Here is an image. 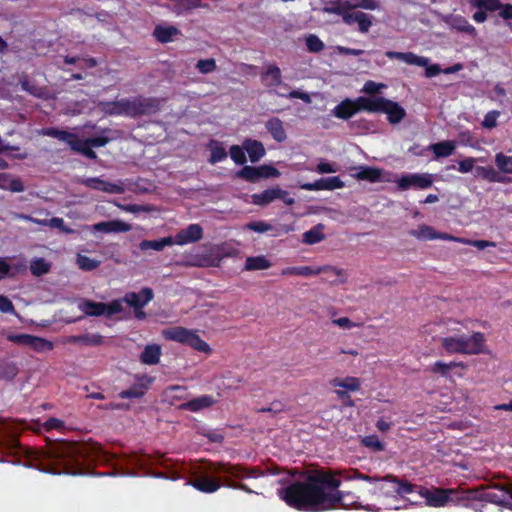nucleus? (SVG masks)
Listing matches in <instances>:
<instances>
[{"label": "nucleus", "mask_w": 512, "mask_h": 512, "mask_svg": "<svg viewBox=\"0 0 512 512\" xmlns=\"http://www.w3.org/2000/svg\"><path fill=\"white\" fill-rule=\"evenodd\" d=\"M1 184L3 187H0V189L8 190L11 192H23L25 189L21 179L10 178V176L7 174H2Z\"/></svg>", "instance_id": "obj_44"}, {"label": "nucleus", "mask_w": 512, "mask_h": 512, "mask_svg": "<svg viewBox=\"0 0 512 512\" xmlns=\"http://www.w3.org/2000/svg\"><path fill=\"white\" fill-rule=\"evenodd\" d=\"M109 132H110V129L107 128L102 131V135L96 136V137H90V138H87L84 140L86 142H88V144H90V146H92V147H103L110 141V138L106 135Z\"/></svg>", "instance_id": "obj_61"}, {"label": "nucleus", "mask_w": 512, "mask_h": 512, "mask_svg": "<svg viewBox=\"0 0 512 512\" xmlns=\"http://www.w3.org/2000/svg\"><path fill=\"white\" fill-rule=\"evenodd\" d=\"M51 264L44 258H36L30 263V271L34 276H42L50 271Z\"/></svg>", "instance_id": "obj_47"}, {"label": "nucleus", "mask_w": 512, "mask_h": 512, "mask_svg": "<svg viewBox=\"0 0 512 512\" xmlns=\"http://www.w3.org/2000/svg\"><path fill=\"white\" fill-rule=\"evenodd\" d=\"M227 157L226 149L219 142H212L209 163L216 164Z\"/></svg>", "instance_id": "obj_53"}, {"label": "nucleus", "mask_w": 512, "mask_h": 512, "mask_svg": "<svg viewBox=\"0 0 512 512\" xmlns=\"http://www.w3.org/2000/svg\"><path fill=\"white\" fill-rule=\"evenodd\" d=\"M197 70L202 74H208L216 70V62L213 58L200 59L196 63Z\"/></svg>", "instance_id": "obj_59"}, {"label": "nucleus", "mask_w": 512, "mask_h": 512, "mask_svg": "<svg viewBox=\"0 0 512 512\" xmlns=\"http://www.w3.org/2000/svg\"><path fill=\"white\" fill-rule=\"evenodd\" d=\"M69 343L81 344L85 346H99L103 343V336L100 334H82L70 336Z\"/></svg>", "instance_id": "obj_31"}, {"label": "nucleus", "mask_w": 512, "mask_h": 512, "mask_svg": "<svg viewBox=\"0 0 512 512\" xmlns=\"http://www.w3.org/2000/svg\"><path fill=\"white\" fill-rule=\"evenodd\" d=\"M261 81L264 86L274 89L277 86H282L287 89L288 85L283 83L281 70L278 66L270 64L266 70L260 74Z\"/></svg>", "instance_id": "obj_19"}, {"label": "nucleus", "mask_w": 512, "mask_h": 512, "mask_svg": "<svg viewBox=\"0 0 512 512\" xmlns=\"http://www.w3.org/2000/svg\"><path fill=\"white\" fill-rule=\"evenodd\" d=\"M243 148L247 152L252 163L258 162L265 155V148L260 141L247 139L243 142Z\"/></svg>", "instance_id": "obj_27"}, {"label": "nucleus", "mask_w": 512, "mask_h": 512, "mask_svg": "<svg viewBox=\"0 0 512 512\" xmlns=\"http://www.w3.org/2000/svg\"><path fill=\"white\" fill-rule=\"evenodd\" d=\"M332 113L339 119L348 120L357 113L355 100L349 98L344 99L334 107Z\"/></svg>", "instance_id": "obj_23"}, {"label": "nucleus", "mask_w": 512, "mask_h": 512, "mask_svg": "<svg viewBox=\"0 0 512 512\" xmlns=\"http://www.w3.org/2000/svg\"><path fill=\"white\" fill-rule=\"evenodd\" d=\"M347 10H353L352 1L350 0L338 1L325 8L326 12L341 16L342 18Z\"/></svg>", "instance_id": "obj_48"}, {"label": "nucleus", "mask_w": 512, "mask_h": 512, "mask_svg": "<svg viewBox=\"0 0 512 512\" xmlns=\"http://www.w3.org/2000/svg\"><path fill=\"white\" fill-rule=\"evenodd\" d=\"M448 23L453 29L459 32H464L467 34H473L475 32V28L460 15L451 16Z\"/></svg>", "instance_id": "obj_42"}, {"label": "nucleus", "mask_w": 512, "mask_h": 512, "mask_svg": "<svg viewBox=\"0 0 512 512\" xmlns=\"http://www.w3.org/2000/svg\"><path fill=\"white\" fill-rule=\"evenodd\" d=\"M173 244V237L168 236L158 240H142L139 243V249L141 251H147L150 249L155 251H162L166 246H171Z\"/></svg>", "instance_id": "obj_32"}, {"label": "nucleus", "mask_w": 512, "mask_h": 512, "mask_svg": "<svg viewBox=\"0 0 512 512\" xmlns=\"http://www.w3.org/2000/svg\"><path fill=\"white\" fill-rule=\"evenodd\" d=\"M383 98L384 97L381 96H360L355 99L356 110L357 112L366 111L370 113H379L383 102Z\"/></svg>", "instance_id": "obj_21"}, {"label": "nucleus", "mask_w": 512, "mask_h": 512, "mask_svg": "<svg viewBox=\"0 0 512 512\" xmlns=\"http://www.w3.org/2000/svg\"><path fill=\"white\" fill-rule=\"evenodd\" d=\"M349 125H350V128L356 133H363L365 131H368V130H370V128L372 126L368 120L363 119V118L351 121L349 123Z\"/></svg>", "instance_id": "obj_63"}, {"label": "nucleus", "mask_w": 512, "mask_h": 512, "mask_svg": "<svg viewBox=\"0 0 512 512\" xmlns=\"http://www.w3.org/2000/svg\"><path fill=\"white\" fill-rule=\"evenodd\" d=\"M362 444L365 447L371 448L374 451H383L385 449L384 443L380 441V439L377 435L365 436L362 439Z\"/></svg>", "instance_id": "obj_58"}, {"label": "nucleus", "mask_w": 512, "mask_h": 512, "mask_svg": "<svg viewBox=\"0 0 512 512\" xmlns=\"http://www.w3.org/2000/svg\"><path fill=\"white\" fill-rule=\"evenodd\" d=\"M236 177L245 181L256 183L259 181V166H243L242 169L236 172Z\"/></svg>", "instance_id": "obj_46"}, {"label": "nucleus", "mask_w": 512, "mask_h": 512, "mask_svg": "<svg viewBox=\"0 0 512 512\" xmlns=\"http://www.w3.org/2000/svg\"><path fill=\"white\" fill-rule=\"evenodd\" d=\"M372 19L373 16L367 13L361 11L351 12V10H347L346 14L343 15L342 20L347 25L357 23L359 31L361 33H367L372 26Z\"/></svg>", "instance_id": "obj_17"}, {"label": "nucleus", "mask_w": 512, "mask_h": 512, "mask_svg": "<svg viewBox=\"0 0 512 512\" xmlns=\"http://www.w3.org/2000/svg\"><path fill=\"white\" fill-rule=\"evenodd\" d=\"M410 234L417 239H435V229L428 225H421L417 230H412Z\"/></svg>", "instance_id": "obj_57"}, {"label": "nucleus", "mask_w": 512, "mask_h": 512, "mask_svg": "<svg viewBox=\"0 0 512 512\" xmlns=\"http://www.w3.org/2000/svg\"><path fill=\"white\" fill-rule=\"evenodd\" d=\"M215 403V400L210 395H202L200 397L189 400L181 404V408L191 412H198L202 409L208 408Z\"/></svg>", "instance_id": "obj_26"}, {"label": "nucleus", "mask_w": 512, "mask_h": 512, "mask_svg": "<svg viewBox=\"0 0 512 512\" xmlns=\"http://www.w3.org/2000/svg\"><path fill=\"white\" fill-rule=\"evenodd\" d=\"M434 182V175L430 173H409L397 180V187L401 191L408 189H428Z\"/></svg>", "instance_id": "obj_10"}, {"label": "nucleus", "mask_w": 512, "mask_h": 512, "mask_svg": "<svg viewBox=\"0 0 512 512\" xmlns=\"http://www.w3.org/2000/svg\"><path fill=\"white\" fill-rule=\"evenodd\" d=\"M385 55L389 59H398L409 65L416 66H427L429 63V59L426 57L418 56L413 52H396V51H387Z\"/></svg>", "instance_id": "obj_22"}, {"label": "nucleus", "mask_w": 512, "mask_h": 512, "mask_svg": "<svg viewBox=\"0 0 512 512\" xmlns=\"http://www.w3.org/2000/svg\"><path fill=\"white\" fill-rule=\"evenodd\" d=\"M20 85L23 91H26L32 96H35L37 98H44L45 96V89L29 81L27 76H23L20 78Z\"/></svg>", "instance_id": "obj_45"}, {"label": "nucleus", "mask_w": 512, "mask_h": 512, "mask_svg": "<svg viewBox=\"0 0 512 512\" xmlns=\"http://www.w3.org/2000/svg\"><path fill=\"white\" fill-rule=\"evenodd\" d=\"M105 303L95 302L89 299H81L78 303V309L86 316H102L105 313Z\"/></svg>", "instance_id": "obj_24"}, {"label": "nucleus", "mask_w": 512, "mask_h": 512, "mask_svg": "<svg viewBox=\"0 0 512 512\" xmlns=\"http://www.w3.org/2000/svg\"><path fill=\"white\" fill-rule=\"evenodd\" d=\"M272 266V263L263 255L261 256H250L245 260L244 270L255 271V270H266Z\"/></svg>", "instance_id": "obj_36"}, {"label": "nucleus", "mask_w": 512, "mask_h": 512, "mask_svg": "<svg viewBox=\"0 0 512 512\" xmlns=\"http://www.w3.org/2000/svg\"><path fill=\"white\" fill-rule=\"evenodd\" d=\"M53 347L54 346L51 341L37 336L33 337V340L30 345V348L38 353L51 351Z\"/></svg>", "instance_id": "obj_56"}, {"label": "nucleus", "mask_w": 512, "mask_h": 512, "mask_svg": "<svg viewBox=\"0 0 512 512\" xmlns=\"http://www.w3.org/2000/svg\"><path fill=\"white\" fill-rule=\"evenodd\" d=\"M483 333L474 332L471 336L455 335L442 339V346L449 354H479L483 351Z\"/></svg>", "instance_id": "obj_7"}, {"label": "nucleus", "mask_w": 512, "mask_h": 512, "mask_svg": "<svg viewBox=\"0 0 512 512\" xmlns=\"http://www.w3.org/2000/svg\"><path fill=\"white\" fill-rule=\"evenodd\" d=\"M42 133L45 136L53 137L60 141L66 142L69 146H70V143L75 141V139L77 137L73 133H70L65 130H60V129L54 128V127L44 128Z\"/></svg>", "instance_id": "obj_41"}, {"label": "nucleus", "mask_w": 512, "mask_h": 512, "mask_svg": "<svg viewBox=\"0 0 512 512\" xmlns=\"http://www.w3.org/2000/svg\"><path fill=\"white\" fill-rule=\"evenodd\" d=\"M477 175L482 177L483 179L488 180L489 182H498V183H508L510 182L509 178L503 177L497 172L493 167L487 166H478L476 168Z\"/></svg>", "instance_id": "obj_37"}, {"label": "nucleus", "mask_w": 512, "mask_h": 512, "mask_svg": "<svg viewBox=\"0 0 512 512\" xmlns=\"http://www.w3.org/2000/svg\"><path fill=\"white\" fill-rule=\"evenodd\" d=\"M162 350L158 344L146 345L140 354V361L146 365H156L159 363Z\"/></svg>", "instance_id": "obj_28"}, {"label": "nucleus", "mask_w": 512, "mask_h": 512, "mask_svg": "<svg viewBox=\"0 0 512 512\" xmlns=\"http://www.w3.org/2000/svg\"><path fill=\"white\" fill-rule=\"evenodd\" d=\"M203 237V229L199 224H190L186 228L181 229L174 237V244L186 245L201 240Z\"/></svg>", "instance_id": "obj_14"}, {"label": "nucleus", "mask_w": 512, "mask_h": 512, "mask_svg": "<svg viewBox=\"0 0 512 512\" xmlns=\"http://www.w3.org/2000/svg\"><path fill=\"white\" fill-rule=\"evenodd\" d=\"M331 383L334 387L345 388L349 391H357L360 388V381L356 377L335 378Z\"/></svg>", "instance_id": "obj_51"}, {"label": "nucleus", "mask_w": 512, "mask_h": 512, "mask_svg": "<svg viewBox=\"0 0 512 512\" xmlns=\"http://www.w3.org/2000/svg\"><path fill=\"white\" fill-rule=\"evenodd\" d=\"M162 336L165 340L187 345L192 349L207 355L212 352L210 345L200 338L197 330H191L182 326H174L163 329Z\"/></svg>", "instance_id": "obj_8"}, {"label": "nucleus", "mask_w": 512, "mask_h": 512, "mask_svg": "<svg viewBox=\"0 0 512 512\" xmlns=\"http://www.w3.org/2000/svg\"><path fill=\"white\" fill-rule=\"evenodd\" d=\"M113 455L106 452L98 443L62 442L49 447L43 452L39 469L51 474L80 475L88 473L84 464L93 462L108 463Z\"/></svg>", "instance_id": "obj_2"}, {"label": "nucleus", "mask_w": 512, "mask_h": 512, "mask_svg": "<svg viewBox=\"0 0 512 512\" xmlns=\"http://www.w3.org/2000/svg\"><path fill=\"white\" fill-rule=\"evenodd\" d=\"M154 297L153 290L149 287L141 289L138 293L129 292L123 297V301L133 309L144 308Z\"/></svg>", "instance_id": "obj_15"}, {"label": "nucleus", "mask_w": 512, "mask_h": 512, "mask_svg": "<svg viewBox=\"0 0 512 512\" xmlns=\"http://www.w3.org/2000/svg\"><path fill=\"white\" fill-rule=\"evenodd\" d=\"M474 8L483 9L485 12H494L500 9L502 3L499 0H468Z\"/></svg>", "instance_id": "obj_49"}, {"label": "nucleus", "mask_w": 512, "mask_h": 512, "mask_svg": "<svg viewBox=\"0 0 512 512\" xmlns=\"http://www.w3.org/2000/svg\"><path fill=\"white\" fill-rule=\"evenodd\" d=\"M298 471L290 472L279 480L277 495L288 506L306 512H321L342 506L355 505L351 493L339 490L340 479L324 471L301 474V479H294Z\"/></svg>", "instance_id": "obj_1"}, {"label": "nucleus", "mask_w": 512, "mask_h": 512, "mask_svg": "<svg viewBox=\"0 0 512 512\" xmlns=\"http://www.w3.org/2000/svg\"><path fill=\"white\" fill-rule=\"evenodd\" d=\"M48 227L57 228L65 234H74L75 230L66 226L64 220L60 217H53L49 219Z\"/></svg>", "instance_id": "obj_62"}, {"label": "nucleus", "mask_w": 512, "mask_h": 512, "mask_svg": "<svg viewBox=\"0 0 512 512\" xmlns=\"http://www.w3.org/2000/svg\"><path fill=\"white\" fill-rule=\"evenodd\" d=\"M223 254L219 246L211 247L208 254L199 258L198 266L201 267H219Z\"/></svg>", "instance_id": "obj_30"}, {"label": "nucleus", "mask_w": 512, "mask_h": 512, "mask_svg": "<svg viewBox=\"0 0 512 512\" xmlns=\"http://www.w3.org/2000/svg\"><path fill=\"white\" fill-rule=\"evenodd\" d=\"M19 369L16 363L0 359V380L12 381L18 374Z\"/></svg>", "instance_id": "obj_39"}, {"label": "nucleus", "mask_w": 512, "mask_h": 512, "mask_svg": "<svg viewBox=\"0 0 512 512\" xmlns=\"http://www.w3.org/2000/svg\"><path fill=\"white\" fill-rule=\"evenodd\" d=\"M495 164L500 172L512 174V157L499 152L495 155Z\"/></svg>", "instance_id": "obj_50"}, {"label": "nucleus", "mask_w": 512, "mask_h": 512, "mask_svg": "<svg viewBox=\"0 0 512 512\" xmlns=\"http://www.w3.org/2000/svg\"><path fill=\"white\" fill-rule=\"evenodd\" d=\"M208 470L223 476L213 478L208 475H200L189 481V484L203 493L216 492L221 486L239 489L246 493H253V491L241 481L248 478H258L264 475V472L259 467H249L242 464H232L230 462L211 463Z\"/></svg>", "instance_id": "obj_3"}, {"label": "nucleus", "mask_w": 512, "mask_h": 512, "mask_svg": "<svg viewBox=\"0 0 512 512\" xmlns=\"http://www.w3.org/2000/svg\"><path fill=\"white\" fill-rule=\"evenodd\" d=\"M265 127L275 141L281 143L287 139V134L284 129L283 122L279 118L273 117L269 119L266 122Z\"/></svg>", "instance_id": "obj_29"}, {"label": "nucleus", "mask_w": 512, "mask_h": 512, "mask_svg": "<svg viewBox=\"0 0 512 512\" xmlns=\"http://www.w3.org/2000/svg\"><path fill=\"white\" fill-rule=\"evenodd\" d=\"M152 383V378L147 375L136 376V382L126 390L119 393L121 399L141 398Z\"/></svg>", "instance_id": "obj_13"}, {"label": "nucleus", "mask_w": 512, "mask_h": 512, "mask_svg": "<svg viewBox=\"0 0 512 512\" xmlns=\"http://www.w3.org/2000/svg\"><path fill=\"white\" fill-rule=\"evenodd\" d=\"M181 34V31L176 26H163L157 25L154 28L153 36L160 43H169L174 37Z\"/></svg>", "instance_id": "obj_25"}, {"label": "nucleus", "mask_w": 512, "mask_h": 512, "mask_svg": "<svg viewBox=\"0 0 512 512\" xmlns=\"http://www.w3.org/2000/svg\"><path fill=\"white\" fill-rule=\"evenodd\" d=\"M325 226L321 223L313 226L310 230L306 231L302 235V242L308 245L319 243L325 239L323 233Z\"/></svg>", "instance_id": "obj_33"}, {"label": "nucleus", "mask_w": 512, "mask_h": 512, "mask_svg": "<svg viewBox=\"0 0 512 512\" xmlns=\"http://www.w3.org/2000/svg\"><path fill=\"white\" fill-rule=\"evenodd\" d=\"M455 367H464V364L461 362L445 363L442 361H437L429 367V371L435 374H440L443 377H448L450 370Z\"/></svg>", "instance_id": "obj_43"}, {"label": "nucleus", "mask_w": 512, "mask_h": 512, "mask_svg": "<svg viewBox=\"0 0 512 512\" xmlns=\"http://www.w3.org/2000/svg\"><path fill=\"white\" fill-rule=\"evenodd\" d=\"M500 112L496 110L489 111L482 121V126L487 129H492L497 125V118L499 117Z\"/></svg>", "instance_id": "obj_64"}, {"label": "nucleus", "mask_w": 512, "mask_h": 512, "mask_svg": "<svg viewBox=\"0 0 512 512\" xmlns=\"http://www.w3.org/2000/svg\"><path fill=\"white\" fill-rule=\"evenodd\" d=\"M83 185H85L88 188L99 190L102 192L110 193V194H122L124 193L125 189L122 186L121 183H111L102 180L98 177H91L83 180Z\"/></svg>", "instance_id": "obj_18"}, {"label": "nucleus", "mask_w": 512, "mask_h": 512, "mask_svg": "<svg viewBox=\"0 0 512 512\" xmlns=\"http://www.w3.org/2000/svg\"><path fill=\"white\" fill-rule=\"evenodd\" d=\"M98 108L109 116L124 115L131 117V97L115 101H101L98 103Z\"/></svg>", "instance_id": "obj_12"}, {"label": "nucleus", "mask_w": 512, "mask_h": 512, "mask_svg": "<svg viewBox=\"0 0 512 512\" xmlns=\"http://www.w3.org/2000/svg\"><path fill=\"white\" fill-rule=\"evenodd\" d=\"M320 190H334L340 189L344 186L343 181L339 176H331L318 179Z\"/></svg>", "instance_id": "obj_52"}, {"label": "nucleus", "mask_w": 512, "mask_h": 512, "mask_svg": "<svg viewBox=\"0 0 512 512\" xmlns=\"http://www.w3.org/2000/svg\"><path fill=\"white\" fill-rule=\"evenodd\" d=\"M417 492L431 507H443L448 503L456 505L468 506L466 490L453 488H433L428 489L418 486Z\"/></svg>", "instance_id": "obj_6"}, {"label": "nucleus", "mask_w": 512, "mask_h": 512, "mask_svg": "<svg viewBox=\"0 0 512 512\" xmlns=\"http://www.w3.org/2000/svg\"><path fill=\"white\" fill-rule=\"evenodd\" d=\"M70 148L87 157L90 160H95L97 158L96 152L92 149L93 147L88 144L85 140L79 139L76 137L75 141L70 143Z\"/></svg>", "instance_id": "obj_40"}, {"label": "nucleus", "mask_w": 512, "mask_h": 512, "mask_svg": "<svg viewBox=\"0 0 512 512\" xmlns=\"http://www.w3.org/2000/svg\"><path fill=\"white\" fill-rule=\"evenodd\" d=\"M131 225L116 219L111 221H103L93 224L90 227L92 232H103V233H123L131 230Z\"/></svg>", "instance_id": "obj_20"}, {"label": "nucleus", "mask_w": 512, "mask_h": 512, "mask_svg": "<svg viewBox=\"0 0 512 512\" xmlns=\"http://www.w3.org/2000/svg\"><path fill=\"white\" fill-rule=\"evenodd\" d=\"M467 503L469 500L490 502L511 509L512 482L497 483L490 486H481L475 490H466Z\"/></svg>", "instance_id": "obj_5"}, {"label": "nucleus", "mask_w": 512, "mask_h": 512, "mask_svg": "<svg viewBox=\"0 0 512 512\" xmlns=\"http://www.w3.org/2000/svg\"><path fill=\"white\" fill-rule=\"evenodd\" d=\"M231 159L238 165L246 163L245 149L238 145H233L229 150Z\"/></svg>", "instance_id": "obj_60"}, {"label": "nucleus", "mask_w": 512, "mask_h": 512, "mask_svg": "<svg viewBox=\"0 0 512 512\" xmlns=\"http://www.w3.org/2000/svg\"><path fill=\"white\" fill-rule=\"evenodd\" d=\"M161 107L162 100L157 97H131V118L155 114Z\"/></svg>", "instance_id": "obj_9"}, {"label": "nucleus", "mask_w": 512, "mask_h": 512, "mask_svg": "<svg viewBox=\"0 0 512 512\" xmlns=\"http://www.w3.org/2000/svg\"><path fill=\"white\" fill-rule=\"evenodd\" d=\"M382 170L375 167L370 166H360L358 168V172L355 174V177L359 180H366L372 183L378 182L381 180Z\"/></svg>", "instance_id": "obj_35"}, {"label": "nucleus", "mask_w": 512, "mask_h": 512, "mask_svg": "<svg viewBox=\"0 0 512 512\" xmlns=\"http://www.w3.org/2000/svg\"><path fill=\"white\" fill-rule=\"evenodd\" d=\"M379 113H385L391 124H398L406 117V111L399 103L386 98H383Z\"/></svg>", "instance_id": "obj_16"}, {"label": "nucleus", "mask_w": 512, "mask_h": 512, "mask_svg": "<svg viewBox=\"0 0 512 512\" xmlns=\"http://www.w3.org/2000/svg\"><path fill=\"white\" fill-rule=\"evenodd\" d=\"M330 272L336 276L342 277L345 275L343 269L337 268L331 265H325L320 267H310V266H295V267H287L282 270V275H297V276H316L321 273Z\"/></svg>", "instance_id": "obj_11"}, {"label": "nucleus", "mask_w": 512, "mask_h": 512, "mask_svg": "<svg viewBox=\"0 0 512 512\" xmlns=\"http://www.w3.org/2000/svg\"><path fill=\"white\" fill-rule=\"evenodd\" d=\"M252 203L258 206H266L277 200V187L269 188L261 193H255L251 196Z\"/></svg>", "instance_id": "obj_38"}, {"label": "nucleus", "mask_w": 512, "mask_h": 512, "mask_svg": "<svg viewBox=\"0 0 512 512\" xmlns=\"http://www.w3.org/2000/svg\"><path fill=\"white\" fill-rule=\"evenodd\" d=\"M348 479H359L370 482L374 485L370 492L379 497L400 496L404 498L406 495L414 493V491L418 489L417 485L412 484L407 480L400 479L392 474H387L384 477H377L353 471V474L348 476Z\"/></svg>", "instance_id": "obj_4"}, {"label": "nucleus", "mask_w": 512, "mask_h": 512, "mask_svg": "<svg viewBox=\"0 0 512 512\" xmlns=\"http://www.w3.org/2000/svg\"><path fill=\"white\" fill-rule=\"evenodd\" d=\"M76 263L81 270L92 271L100 266V261L78 254Z\"/></svg>", "instance_id": "obj_55"}, {"label": "nucleus", "mask_w": 512, "mask_h": 512, "mask_svg": "<svg viewBox=\"0 0 512 512\" xmlns=\"http://www.w3.org/2000/svg\"><path fill=\"white\" fill-rule=\"evenodd\" d=\"M305 44L308 52L310 53H319L325 47L323 41L315 34H309L306 36Z\"/></svg>", "instance_id": "obj_54"}, {"label": "nucleus", "mask_w": 512, "mask_h": 512, "mask_svg": "<svg viewBox=\"0 0 512 512\" xmlns=\"http://www.w3.org/2000/svg\"><path fill=\"white\" fill-rule=\"evenodd\" d=\"M456 144L452 140H445L435 144H431L429 149L433 151L435 158L448 157L453 154Z\"/></svg>", "instance_id": "obj_34"}]
</instances>
